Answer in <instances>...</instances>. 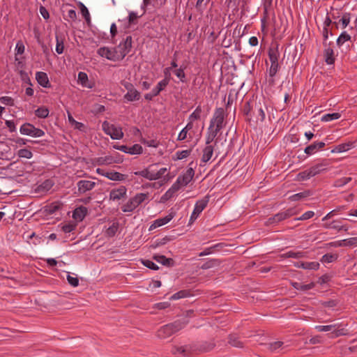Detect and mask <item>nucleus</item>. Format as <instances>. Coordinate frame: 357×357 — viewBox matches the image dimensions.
<instances>
[{"mask_svg":"<svg viewBox=\"0 0 357 357\" xmlns=\"http://www.w3.org/2000/svg\"><path fill=\"white\" fill-rule=\"evenodd\" d=\"M187 324V321L176 320L172 323L162 326L158 330L157 337L160 339H166L183 328Z\"/></svg>","mask_w":357,"mask_h":357,"instance_id":"1","label":"nucleus"},{"mask_svg":"<svg viewBox=\"0 0 357 357\" xmlns=\"http://www.w3.org/2000/svg\"><path fill=\"white\" fill-rule=\"evenodd\" d=\"M147 198L148 193H138L135 197L130 199L128 202L121 207V209L123 212H131Z\"/></svg>","mask_w":357,"mask_h":357,"instance_id":"2","label":"nucleus"},{"mask_svg":"<svg viewBox=\"0 0 357 357\" xmlns=\"http://www.w3.org/2000/svg\"><path fill=\"white\" fill-rule=\"evenodd\" d=\"M268 58L271 61V66L269 69V76L271 77H274L280 66L278 63L280 53L278 47L275 49L269 48L268 50Z\"/></svg>","mask_w":357,"mask_h":357,"instance_id":"3","label":"nucleus"},{"mask_svg":"<svg viewBox=\"0 0 357 357\" xmlns=\"http://www.w3.org/2000/svg\"><path fill=\"white\" fill-rule=\"evenodd\" d=\"M103 131L113 139H121L123 137V132L121 127H116L105 121L102 124Z\"/></svg>","mask_w":357,"mask_h":357,"instance_id":"4","label":"nucleus"},{"mask_svg":"<svg viewBox=\"0 0 357 357\" xmlns=\"http://www.w3.org/2000/svg\"><path fill=\"white\" fill-rule=\"evenodd\" d=\"M121 85L123 86L128 92L123 96V99L128 102L139 100L141 98L140 92L138 91L134 85L128 82L122 81Z\"/></svg>","mask_w":357,"mask_h":357,"instance_id":"5","label":"nucleus"},{"mask_svg":"<svg viewBox=\"0 0 357 357\" xmlns=\"http://www.w3.org/2000/svg\"><path fill=\"white\" fill-rule=\"evenodd\" d=\"M132 36H128L123 42L120 43V44L114 48L115 51H116L119 61L123 59L130 52L132 48Z\"/></svg>","mask_w":357,"mask_h":357,"instance_id":"6","label":"nucleus"},{"mask_svg":"<svg viewBox=\"0 0 357 357\" xmlns=\"http://www.w3.org/2000/svg\"><path fill=\"white\" fill-rule=\"evenodd\" d=\"M296 213V210L294 208H288L287 210H286L284 211L280 212V213L275 214V215H273V217L269 218L266 220V225L267 226H268L271 225L277 224L284 220H286V219L293 216Z\"/></svg>","mask_w":357,"mask_h":357,"instance_id":"7","label":"nucleus"},{"mask_svg":"<svg viewBox=\"0 0 357 357\" xmlns=\"http://www.w3.org/2000/svg\"><path fill=\"white\" fill-rule=\"evenodd\" d=\"M20 132L22 135L33 137H40L45 135V132L43 130L36 128L33 125L29 123H24L20 127Z\"/></svg>","mask_w":357,"mask_h":357,"instance_id":"8","label":"nucleus"},{"mask_svg":"<svg viewBox=\"0 0 357 357\" xmlns=\"http://www.w3.org/2000/svg\"><path fill=\"white\" fill-rule=\"evenodd\" d=\"M211 128L217 127L218 128L222 129L225 126V111L222 107L216 108L213 118L210 121Z\"/></svg>","mask_w":357,"mask_h":357,"instance_id":"9","label":"nucleus"},{"mask_svg":"<svg viewBox=\"0 0 357 357\" xmlns=\"http://www.w3.org/2000/svg\"><path fill=\"white\" fill-rule=\"evenodd\" d=\"M266 109L267 107L264 102H262L261 100L258 102L255 101L252 114L257 120L264 121L266 117L265 110Z\"/></svg>","mask_w":357,"mask_h":357,"instance_id":"10","label":"nucleus"},{"mask_svg":"<svg viewBox=\"0 0 357 357\" xmlns=\"http://www.w3.org/2000/svg\"><path fill=\"white\" fill-rule=\"evenodd\" d=\"M209 201V196H206L204 199L199 200L197 202L194 211L190 217V221L197 219L199 215L202 212V211L206 207L208 202Z\"/></svg>","mask_w":357,"mask_h":357,"instance_id":"11","label":"nucleus"},{"mask_svg":"<svg viewBox=\"0 0 357 357\" xmlns=\"http://www.w3.org/2000/svg\"><path fill=\"white\" fill-rule=\"evenodd\" d=\"M98 54L102 57H105L106 59L111 61H119L116 51L114 48L113 50H109L108 47H102L98 50Z\"/></svg>","mask_w":357,"mask_h":357,"instance_id":"12","label":"nucleus"},{"mask_svg":"<svg viewBox=\"0 0 357 357\" xmlns=\"http://www.w3.org/2000/svg\"><path fill=\"white\" fill-rule=\"evenodd\" d=\"M193 165V162H191L189 164V167L185 171V172L180 175L178 178L179 181L183 183V185H187L192 179L194 175H195V170L192 167H191Z\"/></svg>","mask_w":357,"mask_h":357,"instance_id":"13","label":"nucleus"},{"mask_svg":"<svg viewBox=\"0 0 357 357\" xmlns=\"http://www.w3.org/2000/svg\"><path fill=\"white\" fill-rule=\"evenodd\" d=\"M79 194H84L86 191L92 190L96 186V183L91 181L81 180L77 183Z\"/></svg>","mask_w":357,"mask_h":357,"instance_id":"14","label":"nucleus"},{"mask_svg":"<svg viewBox=\"0 0 357 357\" xmlns=\"http://www.w3.org/2000/svg\"><path fill=\"white\" fill-rule=\"evenodd\" d=\"M218 139H215L214 145H208L206 146L204 149L202 150V162L204 163H206L208 161H209L213 155L214 151V146L217 144Z\"/></svg>","mask_w":357,"mask_h":357,"instance_id":"15","label":"nucleus"},{"mask_svg":"<svg viewBox=\"0 0 357 357\" xmlns=\"http://www.w3.org/2000/svg\"><path fill=\"white\" fill-rule=\"evenodd\" d=\"M156 166V164L149 165L147 168L139 171L136 172L134 174L137 176H143L150 181L155 180V177H154V169L153 167Z\"/></svg>","mask_w":357,"mask_h":357,"instance_id":"16","label":"nucleus"},{"mask_svg":"<svg viewBox=\"0 0 357 357\" xmlns=\"http://www.w3.org/2000/svg\"><path fill=\"white\" fill-rule=\"evenodd\" d=\"M126 188L122 185L117 189L112 190L109 193V198L112 200H119L126 195Z\"/></svg>","mask_w":357,"mask_h":357,"instance_id":"17","label":"nucleus"},{"mask_svg":"<svg viewBox=\"0 0 357 357\" xmlns=\"http://www.w3.org/2000/svg\"><path fill=\"white\" fill-rule=\"evenodd\" d=\"M173 218H174V214L169 213L167 215H166L165 217L155 220L153 222V223L150 226L149 230H153L158 227H161L162 225L167 224L170 220H172Z\"/></svg>","mask_w":357,"mask_h":357,"instance_id":"18","label":"nucleus"},{"mask_svg":"<svg viewBox=\"0 0 357 357\" xmlns=\"http://www.w3.org/2000/svg\"><path fill=\"white\" fill-rule=\"evenodd\" d=\"M36 79L38 83L45 88H50L51 84L50 83L47 75L44 72H37L36 74Z\"/></svg>","mask_w":357,"mask_h":357,"instance_id":"19","label":"nucleus"},{"mask_svg":"<svg viewBox=\"0 0 357 357\" xmlns=\"http://www.w3.org/2000/svg\"><path fill=\"white\" fill-rule=\"evenodd\" d=\"M294 266L297 268H302L303 269L307 270H317L319 268V264L317 261L312 262H304V261H297L294 262Z\"/></svg>","mask_w":357,"mask_h":357,"instance_id":"20","label":"nucleus"},{"mask_svg":"<svg viewBox=\"0 0 357 357\" xmlns=\"http://www.w3.org/2000/svg\"><path fill=\"white\" fill-rule=\"evenodd\" d=\"M88 210L84 206H79L76 208L73 213V218L77 221H82L85 218Z\"/></svg>","mask_w":357,"mask_h":357,"instance_id":"21","label":"nucleus"},{"mask_svg":"<svg viewBox=\"0 0 357 357\" xmlns=\"http://www.w3.org/2000/svg\"><path fill=\"white\" fill-rule=\"evenodd\" d=\"M153 259L155 260L157 262L162 264L164 266L167 267H172L174 266V261L172 258H167L164 255H155L153 257Z\"/></svg>","mask_w":357,"mask_h":357,"instance_id":"22","label":"nucleus"},{"mask_svg":"<svg viewBox=\"0 0 357 357\" xmlns=\"http://www.w3.org/2000/svg\"><path fill=\"white\" fill-rule=\"evenodd\" d=\"M352 36L347 33V31H343L337 38L336 43L339 47L343 46L346 43H352Z\"/></svg>","mask_w":357,"mask_h":357,"instance_id":"23","label":"nucleus"},{"mask_svg":"<svg viewBox=\"0 0 357 357\" xmlns=\"http://www.w3.org/2000/svg\"><path fill=\"white\" fill-rule=\"evenodd\" d=\"M351 20V13H344L342 14V17L340 19L339 22H334L333 24L335 25L336 28H338V24L341 25L342 29H345L349 24Z\"/></svg>","mask_w":357,"mask_h":357,"instance_id":"24","label":"nucleus"},{"mask_svg":"<svg viewBox=\"0 0 357 357\" xmlns=\"http://www.w3.org/2000/svg\"><path fill=\"white\" fill-rule=\"evenodd\" d=\"M324 56L325 58V61L327 64L331 65L335 63L334 52L333 50L329 47V45L325 47Z\"/></svg>","mask_w":357,"mask_h":357,"instance_id":"25","label":"nucleus"},{"mask_svg":"<svg viewBox=\"0 0 357 357\" xmlns=\"http://www.w3.org/2000/svg\"><path fill=\"white\" fill-rule=\"evenodd\" d=\"M77 82L82 84V86L91 89L93 85L89 82L88 75L86 73L79 72L77 76Z\"/></svg>","mask_w":357,"mask_h":357,"instance_id":"26","label":"nucleus"},{"mask_svg":"<svg viewBox=\"0 0 357 357\" xmlns=\"http://www.w3.org/2000/svg\"><path fill=\"white\" fill-rule=\"evenodd\" d=\"M354 142H349L347 143H343L336 146L332 151V153H342L349 150L354 146Z\"/></svg>","mask_w":357,"mask_h":357,"instance_id":"27","label":"nucleus"},{"mask_svg":"<svg viewBox=\"0 0 357 357\" xmlns=\"http://www.w3.org/2000/svg\"><path fill=\"white\" fill-rule=\"evenodd\" d=\"M104 176L112 181H123L126 178V175L117 172H107Z\"/></svg>","mask_w":357,"mask_h":357,"instance_id":"28","label":"nucleus"},{"mask_svg":"<svg viewBox=\"0 0 357 357\" xmlns=\"http://www.w3.org/2000/svg\"><path fill=\"white\" fill-rule=\"evenodd\" d=\"M228 342L229 344L235 347L242 348L243 347V342L239 340V337L236 334L229 335Z\"/></svg>","mask_w":357,"mask_h":357,"instance_id":"29","label":"nucleus"},{"mask_svg":"<svg viewBox=\"0 0 357 357\" xmlns=\"http://www.w3.org/2000/svg\"><path fill=\"white\" fill-rule=\"evenodd\" d=\"M222 261L218 259H211L201 266V268L203 270L209 269L215 266H218L221 264Z\"/></svg>","mask_w":357,"mask_h":357,"instance_id":"30","label":"nucleus"},{"mask_svg":"<svg viewBox=\"0 0 357 357\" xmlns=\"http://www.w3.org/2000/svg\"><path fill=\"white\" fill-rule=\"evenodd\" d=\"M291 285L296 289L301 290V291H307V290H310V289H312V288H314V283L311 282L307 284H302L301 283L294 282H291Z\"/></svg>","mask_w":357,"mask_h":357,"instance_id":"31","label":"nucleus"},{"mask_svg":"<svg viewBox=\"0 0 357 357\" xmlns=\"http://www.w3.org/2000/svg\"><path fill=\"white\" fill-rule=\"evenodd\" d=\"M168 85V81L167 79H162L160 81L157 86L153 89V95H155L156 96L160 94V93L163 91L166 86Z\"/></svg>","mask_w":357,"mask_h":357,"instance_id":"32","label":"nucleus"},{"mask_svg":"<svg viewBox=\"0 0 357 357\" xmlns=\"http://www.w3.org/2000/svg\"><path fill=\"white\" fill-rule=\"evenodd\" d=\"M192 295L189 289H183V290H181L176 293H175L174 294H173L170 299L171 300H176V299H179V298H186V297H188V296H190Z\"/></svg>","mask_w":357,"mask_h":357,"instance_id":"33","label":"nucleus"},{"mask_svg":"<svg viewBox=\"0 0 357 357\" xmlns=\"http://www.w3.org/2000/svg\"><path fill=\"white\" fill-rule=\"evenodd\" d=\"M54 184L52 180L47 179L38 187V190L42 192L48 191L53 187Z\"/></svg>","mask_w":357,"mask_h":357,"instance_id":"34","label":"nucleus"},{"mask_svg":"<svg viewBox=\"0 0 357 357\" xmlns=\"http://www.w3.org/2000/svg\"><path fill=\"white\" fill-rule=\"evenodd\" d=\"M324 165L323 164H317L316 165H314L311 167L310 168L307 169L310 174L311 175V177H313L321 172H322L324 170H325L324 168H323Z\"/></svg>","mask_w":357,"mask_h":357,"instance_id":"35","label":"nucleus"},{"mask_svg":"<svg viewBox=\"0 0 357 357\" xmlns=\"http://www.w3.org/2000/svg\"><path fill=\"white\" fill-rule=\"evenodd\" d=\"M304 256H305V255L303 252L289 251V252L282 254L281 255V257L299 259V258L303 257Z\"/></svg>","mask_w":357,"mask_h":357,"instance_id":"36","label":"nucleus"},{"mask_svg":"<svg viewBox=\"0 0 357 357\" xmlns=\"http://www.w3.org/2000/svg\"><path fill=\"white\" fill-rule=\"evenodd\" d=\"M215 347V343L213 342H205L198 346L196 349L200 351H208L213 349Z\"/></svg>","mask_w":357,"mask_h":357,"instance_id":"37","label":"nucleus"},{"mask_svg":"<svg viewBox=\"0 0 357 357\" xmlns=\"http://www.w3.org/2000/svg\"><path fill=\"white\" fill-rule=\"evenodd\" d=\"M113 162H116V161L114 160L112 156L100 157L97 159L98 165H110Z\"/></svg>","mask_w":357,"mask_h":357,"instance_id":"38","label":"nucleus"},{"mask_svg":"<svg viewBox=\"0 0 357 357\" xmlns=\"http://www.w3.org/2000/svg\"><path fill=\"white\" fill-rule=\"evenodd\" d=\"M49 109L46 107H40L35 111V114L38 118L45 119L49 115Z\"/></svg>","mask_w":357,"mask_h":357,"instance_id":"39","label":"nucleus"},{"mask_svg":"<svg viewBox=\"0 0 357 357\" xmlns=\"http://www.w3.org/2000/svg\"><path fill=\"white\" fill-rule=\"evenodd\" d=\"M56 52L57 54H61L63 52L64 45H63V39L56 35Z\"/></svg>","mask_w":357,"mask_h":357,"instance_id":"40","label":"nucleus"},{"mask_svg":"<svg viewBox=\"0 0 357 357\" xmlns=\"http://www.w3.org/2000/svg\"><path fill=\"white\" fill-rule=\"evenodd\" d=\"M119 229V222H113V224L109 227L106 230V235L109 237L114 236Z\"/></svg>","mask_w":357,"mask_h":357,"instance_id":"41","label":"nucleus"},{"mask_svg":"<svg viewBox=\"0 0 357 357\" xmlns=\"http://www.w3.org/2000/svg\"><path fill=\"white\" fill-rule=\"evenodd\" d=\"M311 195L309 190H306L302 192L296 193L290 197L291 201H298L303 198L307 197Z\"/></svg>","mask_w":357,"mask_h":357,"instance_id":"42","label":"nucleus"},{"mask_svg":"<svg viewBox=\"0 0 357 357\" xmlns=\"http://www.w3.org/2000/svg\"><path fill=\"white\" fill-rule=\"evenodd\" d=\"M338 256L335 254L327 253L322 256L321 261L323 263H331L337 259Z\"/></svg>","mask_w":357,"mask_h":357,"instance_id":"43","label":"nucleus"},{"mask_svg":"<svg viewBox=\"0 0 357 357\" xmlns=\"http://www.w3.org/2000/svg\"><path fill=\"white\" fill-rule=\"evenodd\" d=\"M352 180L351 177H343L339 179H337L334 183L333 186L336 188H340L346 184H347L349 182H350Z\"/></svg>","mask_w":357,"mask_h":357,"instance_id":"44","label":"nucleus"},{"mask_svg":"<svg viewBox=\"0 0 357 357\" xmlns=\"http://www.w3.org/2000/svg\"><path fill=\"white\" fill-rule=\"evenodd\" d=\"M79 8L81 10L82 15L86 20V22L88 24L90 23V22H91L90 14H89V12L87 8L82 2L79 3Z\"/></svg>","mask_w":357,"mask_h":357,"instance_id":"45","label":"nucleus"},{"mask_svg":"<svg viewBox=\"0 0 357 357\" xmlns=\"http://www.w3.org/2000/svg\"><path fill=\"white\" fill-rule=\"evenodd\" d=\"M17 155L20 158L30 159L32 158L33 153L27 149H21L17 151Z\"/></svg>","mask_w":357,"mask_h":357,"instance_id":"46","label":"nucleus"},{"mask_svg":"<svg viewBox=\"0 0 357 357\" xmlns=\"http://www.w3.org/2000/svg\"><path fill=\"white\" fill-rule=\"evenodd\" d=\"M340 116L341 115L340 113L335 112L332 114H324L321 119L322 121H331L333 120L338 119L339 118H340Z\"/></svg>","mask_w":357,"mask_h":357,"instance_id":"47","label":"nucleus"},{"mask_svg":"<svg viewBox=\"0 0 357 357\" xmlns=\"http://www.w3.org/2000/svg\"><path fill=\"white\" fill-rule=\"evenodd\" d=\"M310 178H311V175L310 174L308 169H306V170L299 172L296 175V180L298 181H303L307 180Z\"/></svg>","mask_w":357,"mask_h":357,"instance_id":"48","label":"nucleus"},{"mask_svg":"<svg viewBox=\"0 0 357 357\" xmlns=\"http://www.w3.org/2000/svg\"><path fill=\"white\" fill-rule=\"evenodd\" d=\"M254 105H251L250 101L245 102L243 107V113L247 116H251V112H253Z\"/></svg>","mask_w":357,"mask_h":357,"instance_id":"49","label":"nucleus"},{"mask_svg":"<svg viewBox=\"0 0 357 357\" xmlns=\"http://www.w3.org/2000/svg\"><path fill=\"white\" fill-rule=\"evenodd\" d=\"M129 151L128 153L134 155V154H140L142 153V147L140 144H135L132 146H128Z\"/></svg>","mask_w":357,"mask_h":357,"instance_id":"50","label":"nucleus"},{"mask_svg":"<svg viewBox=\"0 0 357 357\" xmlns=\"http://www.w3.org/2000/svg\"><path fill=\"white\" fill-rule=\"evenodd\" d=\"M283 344H284L283 342H281V341H277V342H271V343H268L267 344V346H268L267 348L271 351H275L277 349H278L280 347H282Z\"/></svg>","mask_w":357,"mask_h":357,"instance_id":"51","label":"nucleus"},{"mask_svg":"<svg viewBox=\"0 0 357 357\" xmlns=\"http://www.w3.org/2000/svg\"><path fill=\"white\" fill-rule=\"evenodd\" d=\"M142 263L144 266H145L146 267H147L151 270L156 271V270H158V268H159V267L157 264H155L154 262H153L152 261L149 260V259H144L142 261Z\"/></svg>","mask_w":357,"mask_h":357,"instance_id":"52","label":"nucleus"},{"mask_svg":"<svg viewBox=\"0 0 357 357\" xmlns=\"http://www.w3.org/2000/svg\"><path fill=\"white\" fill-rule=\"evenodd\" d=\"M139 17H140V16L137 15L136 13L133 11L130 12L128 15V24L130 26L137 24Z\"/></svg>","mask_w":357,"mask_h":357,"instance_id":"53","label":"nucleus"},{"mask_svg":"<svg viewBox=\"0 0 357 357\" xmlns=\"http://www.w3.org/2000/svg\"><path fill=\"white\" fill-rule=\"evenodd\" d=\"M61 208V205L59 204H57V203H52L51 204L48 205L47 206V209L46 211L50 213V214H53L56 211H57L58 210H59Z\"/></svg>","mask_w":357,"mask_h":357,"instance_id":"54","label":"nucleus"},{"mask_svg":"<svg viewBox=\"0 0 357 357\" xmlns=\"http://www.w3.org/2000/svg\"><path fill=\"white\" fill-rule=\"evenodd\" d=\"M202 113V108L198 106L195 110L190 115L189 119L190 121H195L200 119V114Z\"/></svg>","mask_w":357,"mask_h":357,"instance_id":"55","label":"nucleus"},{"mask_svg":"<svg viewBox=\"0 0 357 357\" xmlns=\"http://www.w3.org/2000/svg\"><path fill=\"white\" fill-rule=\"evenodd\" d=\"M220 246V244H216L213 246H211L210 248H207L206 249L204 250V251H202V252H200L199 254V257H203V256H206V255H210L211 254L212 252H213V251L218 247Z\"/></svg>","mask_w":357,"mask_h":357,"instance_id":"56","label":"nucleus"},{"mask_svg":"<svg viewBox=\"0 0 357 357\" xmlns=\"http://www.w3.org/2000/svg\"><path fill=\"white\" fill-rule=\"evenodd\" d=\"M185 68V67H182L181 66L179 68L176 69L175 71H174V73L176 75V76L180 79V80L181 82H184L185 81V74L184 73V69Z\"/></svg>","mask_w":357,"mask_h":357,"instance_id":"57","label":"nucleus"},{"mask_svg":"<svg viewBox=\"0 0 357 357\" xmlns=\"http://www.w3.org/2000/svg\"><path fill=\"white\" fill-rule=\"evenodd\" d=\"M192 152V149L183 150L181 151L176 152V158L178 160H182L188 157Z\"/></svg>","mask_w":357,"mask_h":357,"instance_id":"58","label":"nucleus"},{"mask_svg":"<svg viewBox=\"0 0 357 357\" xmlns=\"http://www.w3.org/2000/svg\"><path fill=\"white\" fill-rule=\"evenodd\" d=\"M67 280L68 283L74 287H76L79 285V279L76 275L72 276L70 274H68Z\"/></svg>","mask_w":357,"mask_h":357,"instance_id":"59","label":"nucleus"},{"mask_svg":"<svg viewBox=\"0 0 357 357\" xmlns=\"http://www.w3.org/2000/svg\"><path fill=\"white\" fill-rule=\"evenodd\" d=\"M186 351H187V346H184V347L174 346L172 348V353L173 354H176L177 353H180V354H183L184 356L186 355Z\"/></svg>","mask_w":357,"mask_h":357,"instance_id":"60","label":"nucleus"},{"mask_svg":"<svg viewBox=\"0 0 357 357\" xmlns=\"http://www.w3.org/2000/svg\"><path fill=\"white\" fill-rule=\"evenodd\" d=\"M317 151H318V149H317V145H316L315 142H314L313 144L305 147L304 151L307 155H312V154H314V153H316Z\"/></svg>","mask_w":357,"mask_h":357,"instance_id":"61","label":"nucleus"},{"mask_svg":"<svg viewBox=\"0 0 357 357\" xmlns=\"http://www.w3.org/2000/svg\"><path fill=\"white\" fill-rule=\"evenodd\" d=\"M323 227L326 229L332 228L334 229H337L339 231L340 224L338 220H333L331 223H325L323 225Z\"/></svg>","mask_w":357,"mask_h":357,"instance_id":"62","label":"nucleus"},{"mask_svg":"<svg viewBox=\"0 0 357 357\" xmlns=\"http://www.w3.org/2000/svg\"><path fill=\"white\" fill-rule=\"evenodd\" d=\"M25 47L22 40H18L15 47V54H22L24 52Z\"/></svg>","mask_w":357,"mask_h":357,"instance_id":"63","label":"nucleus"},{"mask_svg":"<svg viewBox=\"0 0 357 357\" xmlns=\"http://www.w3.org/2000/svg\"><path fill=\"white\" fill-rule=\"evenodd\" d=\"M0 101L1 103L4 104L6 105H9V106L14 105V100L11 97H9V96L1 97Z\"/></svg>","mask_w":357,"mask_h":357,"instance_id":"64","label":"nucleus"}]
</instances>
